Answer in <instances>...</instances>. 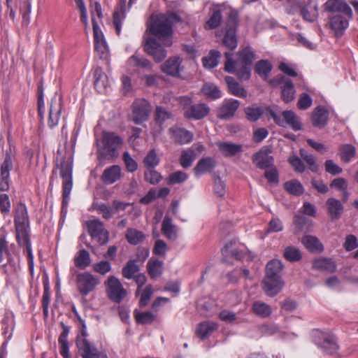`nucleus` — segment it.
<instances>
[{
    "mask_svg": "<svg viewBox=\"0 0 358 358\" xmlns=\"http://www.w3.org/2000/svg\"><path fill=\"white\" fill-rule=\"evenodd\" d=\"M76 282L77 290L83 296H86L95 290L100 283L99 278L88 271L78 273Z\"/></svg>",
    "mask_w": 358,
    "mask_h": 358,
    "instance_id": "7ed1b4c3",
    "label": "nucleus"
},
{
    "mask_svg": "<svg viewBox=\"0 0 358 358\" xmlns=\"http://www.w3.org/2000/svg\"><path fill=\"white\" fill-rule=\"evenodd\" d=\"M323 9L329 15L342 13L353 17L352 10L345 0H327L323 5Z\"/></svg>",
    "mask_w": 358,
    "mask_h": 358,
    "instance_id": "ddd939ff",
    "label": "nucleus"
},
{
    "mask_svg": "<svg viewBox=\"0 0 358 358\" xmlns=\"http://www.w3.org/2000/svg\"><path fill=\"white\" fill-rule=\"evenodd\" d=\"M284 257L289 262H298L301 257L299 250L294 246H288L284 250Z\"/></svg>",
    "mask_w": 358,
    "mask_h": 358,
    "instance_id": "bf43d9fd",
    "label": "nucleus"
},
{
    "mask_svg": "<svg viewBox=\"0 0 358 358\" xmlns=\"http://www.w3.org/2000/svg\"><path fill=\"white\" fill-rule=\"evenodd\" d=\"M135 318L137 323L146 324H151L155 320V316L151 312L147 311L136 313Z\"/></svg>",
    "mask_w": 358,
    "mask_h": 358,
    "instance_id": "e2e57ef3",
    "label": "nucleus"
},
{
    "mask_svg": "<svg viewBox=\"0 0 358 358\" xmlns=\"http://www.w3.org/2000/svg\"><path fill=\"white\" fill-rule=\"evenodd\" d=\"M60 326L63 330L58 339V342L60 345V354L64 357V358H70L69 355V347L67 339L70 329L69 327L66 326L63 322H60Z\"/></svg>",
    "mask_w": 358,
    "mask_h": 358,
    "instance_id": "2f4dec72",
    "label": "nucleus"
},
{
    "mask_svg": "<svg viewBox=\"0 0 358 358\" xmlns=\"http://www.w3.org/2000/svg\"><path fill=\"white\" fill-rule=\"evenodd\" d=\"M238 59L235 62H240L241 64L252 65L254 60L256 59V55L250 47H245L238 50Z\"/></svg>",
    "mask_w": 358,
    "mask_h": 358,
    "instance_id": "c9c22d12",
    "label": "nucleus"
},
{
    "mask_svg": "<svg viewBox=\"0 0 358 358\" xmlns=\"http://www.w3.org/2000/svg\"><path fill=\"white\" fill-rule=\"evenodd\" d=\"M182 59L178 56L170 57L162 65V71L173 77H179Z\"/></svg>",
    "mask_w": 358,
    "mask_h": 358,
    "instance_id": "412c9836",
    "label": "nucleus"
},
{
    "mask_svg": "<svg viewBox=\"0 0 358 358\" xmlns=\"http://www.w3.org/2000/svg\"><path fill=\"white\" fill-rule=\"evenodd\" d=\"M217 328V325L213 322H205L198 325L196 334L201 339L206 338Z\"/></svg>",
    "mask_w": 358,
    "mask_h": 358,
    "instance_id": "603ef678",
    "label": "nucleus"
},
{
    "mask_svg": "<svg viewBox=\"0 0 358 358\" xmlns=\"http://www.w3.org/2000/svg\"><path fill=\"white\" fill-rule=\"evenodd\" d=\"M105 284L108 296L113 301L119 303L126 297L127 292L117 278L110 276Z\"/></svg>",
    "mask_w": 358,
    "mask_h": 358,
    "instance_id": "9d476101",
    "label": "nucleus"
},
{
    "mask_svg": "<svg viewBox=\"0 0 358 358\" xmlns=\"http://www.w3.org/2000/svg\"><path fill=\"white\" fill-rule=\"evenodd\" d=\"M13 169V162L11 156L6 154L4 161L1 166L0 176V191L5 192L8 190L10 187V171Z\"/></svg>",
    "mask_w": 358,
    "mask_h": 358,
    "instance_id": "a211bd4d",
    "label": "nucleus"
},
{
    "mask_svg": "<svg viewBox=\"0 0 358 358\" xmlns=\"http://www.w3.org/2000/svg\"><path fill=\"white\" fill-rule=\"evenodd\" d=\"M122 159L126 169L129 172H134L138 169L137 162L131 157L128 152H124L122 155Z\"/></svg>",
    "mask_w": 358,
    "mask_h": 358,
    "instance_id": "338daca9",
    "label": "nucleus"
},
{
    "mask_svg": "<svg viewBox=\"0 0 358 358\" xmlns=\"http://www.w3.org/2000/svg\"><path fill=\"white\" fill-rule=\"evenodd\" d=\"M162 232L169 239L174 241L177 238V230L176 226L172 223L170 217L166 215L162 224Z\"/></svg>",
    "mask_w": 358,
    "mask_h": 358,
    "instance_id": "f704fd0d",
    "label": "nucleus"
},
{
    "mask_svg": "<svg viewBox=\"0 0 358 358\" xmlns=\"http://www.w3.org/2000/svg\"><path fill=\"white\" fill-rule=\"evenodd\" d=\"M94 87L99 93H103L109 86V80L101 68L96 67L94 71Z\"/></svg>",
    "mask_w": 358,
    "mask_h": 358,
    "instance_id": "c756f323",
    "label": "nucleus"
},
{
    "mask_svg": "<svg viewBox=\"0 0 358 358\" xmlns=\"http://www.w3.org/2000/svg\"><path fill=\"white\" fill-rule=\"evenodd\" d=\"M240 106V102L236 99L225 101L220 108L217 117L222 120H228L233 117Z\"/></svg>",
    "mask_w": 358,
    "mask_h": 358,
    "instance_id": "5701e85b",
    "label": "nucleus"
},
{
    "mask_svg": "<svg viewBox=\"0 0 358 358\" xmlns=\"http://www.w3.org/2000/svg\"><path fill=\"white\" fill-rule=\"evenodd\" d=\"M87 232L92 238H97L101 245L109 241V232L105 229L103 222L99 219L89 220L85 222Z\"/></svg>",
    "mask_w": 358,
    "mask_h": 358,
    "instance_id": "6e6552de",
    "label": "nucleus"
},
{
    "mask_svg": "<svg viewBox=\"0 0 358 358\" xmlns=\"http://www.w3.org/2000/svg\"><path fill=\"white\" fill-rule=\"evenodd\" d=\"M264 177L268 182L277 184L279 182V173L276 167L273 165L264 172Z\"/></svg>",
    "mask_w": 358,
    "mask_h": 358,
    "instance_id": "774afa93",
    "label": "nucleus"
},
{
    "mask_svg": "<svg viewBox=\"0 0 358 358\" xmlns=\"http://www.w3.org/2000/svg\"><path fill=\"white\" fill-rule=\"evenodd\" d=\"M102 141L104 148L109 152H115L122 144V138L114 132L103 131Z\"/></svg>",
    "mask_w": 358,
    "mask_h": 358,
    "instance_id": "aec40b11",
    "label": "nucleus"
},
{
    "mask_svg": "<svg viewBox=\"0 0 358 358\" xmlns=\"http://www.w3.org/2000/svg\"><path fill=\"white\" fill-rule=\"evenodd\" d=\"M313 267L316 269L334 273L336 270V264L331 258H319L314 261Z\"/></svg>",
    "mask_w": 358,
    "mask_h": 358,
    "instance_id": "4c0bfd02",
    "label": "nucleus"
},
{
    "mask_svg": "<svg viewBox=\"0 0 358 358\" xmlns=\"http://www.w3.org/2000/svg\"><path fill=\"white\" fill-rule=\"evenodd\" d=\"M244 246L236 240H232L227 243L222 249L223 256L232 257L236 259H242L245 255Z\"/></svg>",
    "mask_w": 358,
    "mask_h": 358,
    "instance_id": "6ab92c4d",
    "label": "nucleus"
},
{
    "mask_svg": "<svg viewBox=\"0 0 358 358\" xmlns=\"http://www.w3.org/2000/svg\"><path fill=\"white\" fill-rule=\"evenodd\" d=\"M224 56L226 57L224 70L227 72L235 73L241 80H248L250 79L251 76V65L235 62L230 52H225Z\"/></svg>",
    "mask_w": 358,
    "mask_h": 358,
    "instance_id": "20e7f679",
    "label": "nucleus"
},
{
    "mask_svg": "<svg viewBox=\"0 0 358 358\" xmlns=\"http://www.w3.org/2000/svg\"><path fill=\"white\" fill-rule=\"evenodd\" d=\"M252 310L261 317H267L271 314V307L262 301H255L252 305Z\"/></svg>",
    "mask_w": 358,
    "mask_h": 358,
    "instance_id": "6e6d98bb",
    "label": "nucleus"
},
{
    "mask_svg": "<svg viewBox=\"0 0 358 358\" xmlns=\"http://www.w3.org/2000/svg\"><path fill=\"white\" fill-rule=\"evenodd\" d=\"M217 146L225 157L235 156L242 150V146L241 145L229 142H219Z\"/></svg>",
    "mask_w": 358,
    "mask_h": 358,
    "instance_id": "37998d69",
    "label": "nucleus"
},
{
    "mask_svg": "<svg viewBox=\"0 0 358 358\" xmlns=\"http://www.w3.org/2000/svg\"><path fill=\"white\" fill-rule=\"evenodd\" d=\"M301 242L306 248L312 252H320L324 249L322 244L315 236H305L302 238Z\"/></svg>",
    "mask_w": 358,
    "mask_h": 358,
    "instance_id": "e433bc0d",
    "label": "nucleus"
},
{
    "mask_svg": "<svg viewBox=\"0 0 358 358\" xmlns=\"http://www.w3.org/2000/svg\"><path fill=\"white\" fill-rule=\"evenodd\" d=\"M255 70L259 76L266 77L272 70V65L268 61L262 59L257 62Z\"/></svg>",
    "mask_w": 358,
    "mask_h": 358,
    "instance_id": "13d9d810",
    "label": "nucleus"
},
{
    "mask_svg": "<svg viewBox=\"0 0 358 358\" xmlns=\"http://www.w3.org/2000/svg\"><path fill=\"white\" fill-rule=\"evenodd\" d=\"M273 86H280L282 99L285 103L292 101L295 98V89L292 81L285 76L277 77L270 80Z\"/></svg>",
    "mask_w": 358,
    "mask_h": 358,
    "instance_id": "f8f14e48",
    "label": "nucleus"
},
{
    "mask_svg": "<svg viewBox=\"0 0 358 358\" xmlns=\"http://www.w3.org/2000/svg\"><path fill=\"white\" fill-rule=\"evenodd\" d=\"M329 112L322 106L316 107L312 113V121L314 127L322 129L324 128L328 122Z\"/></svg>",
    "mask_w": 358,
    "mask_h": 358,
    "instance_id": "a878e982",
    "label": "nucleus"
},
{
    "mask_svg": "<svg viewBox=\"0 0 358 358\" xmlns=\"http://www.w3.org/2000/svg\"><path fill=\"white\" fill-rule=\"evenodd\" d=\"M74 264L76 267L85 269L91 264L90 253L85 249L80 250L74 257Z\"/></svg>",
    "mask_w": 358,
    "mask_h": 358,
    "instance_id": "58836bf2",
    "label": "nucleus"
},
{
    "mask_svg": "<svg viewBox=\"0 0 358 358\" xmlns=\"http://www.w3.org/2000/svg\"><path fill=\"white\" fill-rule=\"evenodd\" d=\"M127 241L131 245H136L141 243L144 238V234L134 228H128L125 234Z\"/></svg>",
    "mask_w": 358,
    "mask_h": 358,
    "instance_id": "3c124183",
    "label": "nucleus"
},
{
    "mask_svg": "<svg viewBox=\"0 0 358 358\" xmlns=\"http://www.w3.org/2000/svg\"><path fill=\"white\" fill-rule=\"evenodd\" d=\"M211 12L212 14L205 24V28L208 29H213L219 27L222 19L221 11L219 9L213 8Z\"/></svg>",
    "mask_w": 358,
    "mask_h": 358,
    "instance_id": "864d4df0",
    "label": "nucleus"
},
{
    "mask_svg": "<svg viewBox=\"0 0 358 358\" xmlns=\"http://www.w3.org/2000/svg\"><path fill=\"white\" fill-rule=\"evenodd\" d=\"M326 205L331 220H338L343 210V206L341 202L334 198H329L327 199Z\"/></svg>",
    "mask_w": 358,
    "mask_h": 358,
    "instance_id": "c85d7f7f",
    "label": "nucleus"
},
{
    "mask_svg": "<svg viewBox=\"0 0 358 358\" xmlns=\"http://www.w3.org/2000/svg\"><path fill=\"white\" fill-rule=\"evenodd\" d=\"M356 148L352 144H343L341 145L338 155L344 163H349L356 155Z\"/></svg>",
    "mask_w": 358,
    "mask_h": 358,
    "instance_id": "c03bdc74",
    "label": "nucleus"
},
{
    "mask_svg": "<svg viewBox=\"0 0 358 358\" xmlns=\"http://www.w3.org/2000/svg\"><path fill=\"white\" fill-rule=\"evenodd\" d=\"M201 92L207 99L215 100L221 97L222 93L217 85L211 83H206L203 85Z\"/></svg>",
    "mask_w": 358,
    "mask_h": 358,
    "instance_id": "79ce46f5",
    "label": "nucleus"
},
{
    "mask_svg": "<svg viewBox=\"0 0 358 358\" xmlns=\"http://www.w3.org/2000/svg\"><path fill=\"white\" fill-rule=\"evenodd\" d=\"M137 259H130L129 260L125 266L122 268V276L127 279H131L135 277L136 274L138 273L140 271V267L138 265Z\"/></svg>",
    "mask_w": 358,
    "mask_h": 358,
    "instance_id": "49530a36",
    "label": "nucleus"
},
{
    "mask_svg": "<svg viewBox=\"0 0 358 358\" xmlns=\"http://www.w3.org/2000/svg\"><path fill=\"white\" fill-rule=\"evenodd\" d=\"M121 177V167L118 165H112L103 171L101 179L104 184L111 185L119 180Z\"/></svg>",
    "mask_w": 358,
    "mask_h": 358,
    "instance_id": "393cba45",
    "label": "nucleus"
},
{
    "mask_svg": "<svg viewBox=\"0 0 358 358\" xmlns=\"http://www.w3.org/2000/svg\"><path fill=\"white\" fill-rule=\"evenodd\" d=\"M159 163V158L155 149L150 150L143 159V164L147 168L153 169Z\"/></svg>",
    "mask_w": 358,
    "mask_h": 358,
    "instance_id": "680f3d73",
    "label": "nucleus"
},
{
    "mask_svg": "<svg viewBox=\"0 0 358 358\" xmlns=\"http://www.w3.org/2000/svg\"><path fill=\"white\" fill-rule=\"evenodd\" d=\"M179 103L184 111V116L187 119L199 120L206 117L210 113V107L204 103H193L191 98L181 96Z\"/></svg>",
    "mask_w": 358,
    "mask_h": 358,
    "instance_id": "f03ea898",
    "label": "nucleus"
},
{
    "mask_svg": "<svg viewBox=\"0 0 358 358\" xmlns=\"http://www.w3.org/2000/svg\"><path fill=\"white\" fill-rule=\"evenodd\" d=\"M244 113L245 117L248 121L256 122L264 113V107L253 104L245 108Z\"/></svg>",
    "mask_w": 358,
    "mask_h": 358,
    "instance_id": "a18cd8bd",
    "label": "nucleus"
},
{
    "mask_svg": "<svg viewBox=\"0 0 358 358\" xmlns=\"http://www.w3.org/2000/svg\"><path fill=\"white\" fill-rule=\"evenodd\" d=\"M72 168L73 160L69 159L68 161H63L60 165V176L62 178V189H63V204L66 203L73 187L72 179Z\"/></svg>",
    "mask_w": 358,
    "mask_h": 358,
    "instance_id": "423d86ee",
    "label": "nucleus"
},
{
    "mask_svg": "<svg viewBox=\"0 0 358 358\" xmlns=\"http://www.w3.org/2000/svg\"><path fill=\"white\" fill-rule=\"evenodd\" d=\"M144 177L145 181L152 185L157 184L162 179L160 173L151 168L145 171Z\"/></svg>",
    "mask_w": 358,
    "mask_h": 358,
    "instance_id": "69168bd1",
    "label": "nucleus"
},
{
    "mask_svg": "<svg viewBox=\"0 0 358 358\" xmlns=\"http://www.w3.org/2000/svg\"><path fill=\"white\" fill-rule=\"evenodd\" d=\"M169 133L173 141L178 144L189 143L193 140V134L183 128L171 127Z\"/></svg>",
    "mask_w": 358,
    "mask_h": 358,
    "instance_id": "b1692460",
    "label": "nucleus"
},
{
    "mask_svg": "<svg viewBox=\"0 0 358 358\" xmlns=\"http://www.w3.org/2000/svg\"><path fill=\"white\" fill-rule=\"evenodd\" d=\"M283 122H285L288 124L294 131H300L303 129L302 123L300 121V118L296 114L291 110H284L282 113Z\"/></svg>",
    "mask_w": 358,
    "mask_h": 358,
    "instance_id": "7c9ffc66",
    "label": "nucleus"
},
{
    "mask_svg": "<svg viewBox=\"0 0 358 358\" xmlns=\"http://www.w3.org/2000/svg\"><path fill=\"white\" fill-rule=\"evenodd\" d=\"M129 67H138L147 71H150L152 67L151 62L146 58L138 57L136 55L131 56L127 60Z\"/></svg>",
    "mask_w": 358,
    "mask_h": 358,
    "instance_id": "a19ab883",
    "label": "nucleus"
},
{
    "mask_svg": "<svg viewBox=\"0 0 358 358\" xmlns=\"http://www.w3.org/2000/svg\"><path fill=\"white\" fill-rule=\"evenodd\" d=\"M252 162L259 169H266L273 166L274 159L267 153L260 151L253 155Z\"/></svg>",
    "mask_w": 358,
    "mask_h": 358,
    "instance_id": "cd10ccee",
    "label": "nucleus"
},
{
    "mask_svg": "<svg viewBox=\"0 0 358 358\" xmlns=\"http://www.w3.org/2000/svg\"><path fill=\"white\" fill-rule=\"evenodd\" d=\"M263 283L264 292L271 296L278 294L284 285L281 277H265Z\"/></svg>",
    "mask_w": 358,
    "mask_h": 358,
    "instance_id": "4be33fe9",
    "label": "nucleus"
},
{
    "mask_svg": "<svg viewBox=\"0 0 358 358\" xmlns=\"http://www.w3.org/2000/svg\"><path fill=\"white\" fill-rule=\"evenodd\" d=\"M216 166V161L210 157H203L199 160L194 168V172L196 176L211 172Z\"/></svg>",
    "mask_w": 358,
    "mask_h": 358,
    "instance_id": "bb28decb",
    "label": "nucleus"
},
{
    "mask_svg": "<svg viewBox=\"0 0 358 358\" xmlns=\"http://www.w3.org/2000/svg\"><path fill=\"white\" fill-rule=\"evenodd\" d=\"M124 8L125 0L120 3V7L114 11L113 15V22L117 35H120V34L122 22L125 18Z\"/></svg>",
    "mask_w": 358,
    "mask_h": 358,
    "instance_id": "ea45409f",
    "label": "nucleus"
},
{
    "mask_svg": "<svg viewBox=\"0 0 358 358\" xmlns=\"http://www.w3.org/2000/svg\"><path fill=\"white\" fill-rule=\"evenodd\" d=\"M152 110L150 103L145 99H137L132 104V120L140 124L148 119Z\"/></svg>",
    "mask_w": 358,
    "mask_h": 358,
    "instance_id": "9b49d317",
    "label": "nucleus"
},
{
    "mask_svg": "<svg viewBox=\"0 0 358 358\" xmlns=\"http://www.w3.org/2000/svg\"><path fill=\"white\" fill-rule=\"evenodd\" d=\"M300 155L302 159L306 162L308 166V169L314 173H317L319 171V165L317 163L315 157L310 154H307L304 150H300Z\"/></svg>",
    "mask_w": 358,
    "mask_h": 358,
    "instance_id": "4d7b16f0",
    "label": "nucleus"
},
{
    "mask_svg": "<svg viewBox=\"0 0 358 358\" xmlns=\"http://www.w3.org/2000/svg\"><path fill=\"white\" fill-rule=\"evenodd\" d=\"M222 44L229 50H234L237 48L238 40L236 29L232 27L227 28L224 37L222 39Z\"/></svg>",
    "mask_w": 358,
    "mask_h": 358,
    "instance_id": "72a5a7b5",
    "label": "nucleus"
},
{
    "mask_svg": "<svg viewBox=\"0 0 358 358\" xmlns=\"http://www.w3.org/2000/svg\"><path fill=\"white\" fill-rule=\"evenodd\" d=\"M351 19L352 17L342 13L329 15L327 27L333 31L336 38H340L348 28L349 21Z\"/></svg>",
    "mask_w": 358,
    "mask_h": 358,
    "instance_id": "1a4fd4ad",
    "label": "nucleus"
},
{
    "mask_svg": "<svg viewBox=\"0 0 358 358\" xmlns=\"http://www.w3.org/2000/svg\"><path fill=\"white\" fill-rule=\"evenodd\" d=\"M283 268L281 261L272 259L267 263L266 266V277H280V272Z\"/></svg>",
    "mask_w": 358,
    "mask_h": 358,
    "instance_id": "de8ad7c7",
    "label": "nucleus"
},
{
    "mask_svg": "<svg viewBox=\"0 0 358 358\" xmlns=\"http://www.w3.org/2000/svg\"><path fill=\"white\" fill-rule=\"evenodd\" d=\"M180 21V17L174 13H168L157 17L149 28L151 34L159 39L165 38L164 44L170 46L172 41L170 36L172 34V26Z\"/></svg>",
    "mask_w": 358,
    "mask_h": 358,
    "instance_id": "f257e3e1",
    "label": "nucleus"
},
{
    "mask_svg": "<svg viewBox=\"0 0 358 358\" xmlns=\"http://www.w3.org/2000/svg\"><path fill=\"white\" fill-rule=\"evenodd\" d=\"M221 55V52L219 50H210L208 55L202 59L203 66L208 69L215 68L218 64Z\"/></svg>",
    "mask_w": 358,
    "mask_h": 358,
    "instance_id": "09e8293b",
    "label": "nucleus"
},
{
    "mask_svg": "<svg viewBox=\"0 0 358 358\" xmlns=\"http://www.w3.org/2000/svg\"><path fill=\"white\" fill-rule=\"evenodd\" d=\"M284 188L288 193L296 196H300L304 192L303 185L297 180L286 182L284 184Z\"/></svg>",
    "mask_w": 358,
    "mask_h": 358,
    "instance_id": "5fc2aeb1",
    "label": "nucleus"
},
{
    "mask_svg": "<svg viewBox=\"0 0 358 358\" xmlns=\"http://www.w3.org/2000/svg\"><path fill=\"white\" fill-rule=\"evenodd\" d=\"M288 162L296 172L301 173L305 171L306 166L298 156H290L288 159Z\"/></svg>",
    "mask_w": 358,
    "mask_h": 358,
    "instance_id": "0e129e2a",
    "label": "nucleus"
},
{
    "mask_svg": "<svg viewBox=\"0 0 358 358\" xmlns=\"http://www.w3.org/2000/svg\"><path fill=\"white\" fill-rule=\"evenodd\" d=\"M194 157L195 153L192 150L182 151L180 159V165L185 169L190 167L194 160Z\"/></svg>",
    "mask_w": 358,
    "mask_h": 358,
    "instance_id": "052dcab7",
    "label": "nucleus"
},
{
    "mask_svg": "<svg viewBox=\"0 0 358 358\" xmlns=\"http://www.w3.org/2000/svg\"><path fill=\"white\" fill-rule=\"evenodd\" d=\"M15 227L16 238L22 236V241L27 240L26 234H28L29 217L27 207L23 203H18L15 210Z\"/></svg>",
    "mask_w": 358,
    "mask_h": 358,
    "instance_id": "0eeeda50",
    "label": "nucleus"
},
{
    "mask_svg": "<svg viewBox=\"0 0 358 358\" xmlns=\"http://www.w3.org/2000/svg\"><path fill=\"white\" fill-rule=\"evenodd\" d=\"M315 343L330 355H338V345L336 337L331 334L317 331L314 335Z\"/></svg>",
    "mask_w": 358,
    "mask_h": 358,
    "instance_id": "39448f33",
    "label": "nucleus"
},
{
    "mask_svg": "<svg viewBox=\"0 0 358 358\" xmlns=\"http://www.w3.org/2000/svg\"><path fill=\"white\" fill-rule=\"evenodd\" d=\"M62 110V104L60 99L56 96L52 99L48 118V126L50 129H54L59 124Z\"/></svg>",
    "mask_w": 358,
    "mask_h": 358,
    "instance_id": "dca6fc26",
    "label": "nucleus"
},
{
    "mask_svg": "<svg viewBox=\"0 0 358 358\" xmlns=\"http://www.w3.org/2000/svg\"><path fill=\"white\" fill-rule=\"evenodd\" d=\"M302 18L309 22H313L318 17V5L315 0H308L307 2L297 1Z\"/></svg>",
    "mask_w": 358,
    "mask_h": 358,
    "instance_id": "4468645a",
    "label": "nucleus"
},
{
    "mask_svg": "<svg viewBox=\"0 0 358 358\" xmlns=\"http://www.w3.org/2000/svg\"><path fill=\"white\" fill-rule=\"evenodd\" d=\"M224 80L230 94L241 98L247 96L248 93L246 90L233 77L226 76Z\"/></svg>",
    "mask_w": 358,
    "mask_h": 358,
    "instance_id": "473e14b6",
    "label": "nucleus"
},
{
    "mask_svg": "<svg viewBox=\"0 0 358 358\" xmlns=\"http://www.w3.org/2000/svg\"><path fill=\"white\" fill-rule=\"evenodd\" d=\"M143 49L147 54L152 56L155 62H161L166 57V51L155 38H148Z\"/></svg>",
    "mask_w": 358,
    "mask_h": 358,
    "instance_id": "2eb2a0df",
    "label": "nucleus"
},
{
    "mask_svg": "<svg viewBox=\"0 0 358 358\" xmlns=\"http://www.w3.org/2000/svg\"><path fill=\"white\" fill-rule=\"evenodd\" d=\"M77 345L83 358H108L105 353L99 352L86 338L78 340Z\"/></svg>",
    "mask_w": 358,
    "mask_h": 358,
    "instance_id": "f3484780",
    "label": "nucleus"
},
{
    "mask_svg": "<svg viewBox=\"0 0 358 358\" xmlns=\"http://www.w3.org/2000/svg\"><path fill=\"white\" fill-rule=\"evenodd\" d=\"M162 262L150 259L147 264L148 274L152 278H157L162 273Z\"/></svg>",
    "mask_w": 358,
    "mask_h": 358,
    "instance_id": "8fccbe9b",
    "label": "nucleus"
}]
</instances>
